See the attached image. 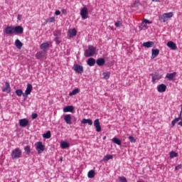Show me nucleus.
<instances>
[{"label": "nucleus", "instance_id": "obj_1", "mask_svg": "<svg viewBox=\"0 0 182 182\" xmlns=\"http://www.w3.org/2000/svg\"><path fill=\"white\" fill-rule=\"evenodd\" d=\"M173 16V14L172 12L164 13L162 15H159V20L161 23H166L167 21L169 20V18H171Z\"/></svg>", "mask_w": 182, "mask_h": 182}, {"label": "nucleus", "instance_id": "obj_2", "mask_svg": "<svg viewBox=\"0 0 182 182\" xmlns=\"http://www.w3.org/2000/svg\"><path fill=\"white\" fill-rule=\"evenodd\" d=\"M97 48L93 46H89L88 48L85 50L84 55L87 58L93 56L96 53Z\"/></svg>", "mask_w": 182, "mask_h": 182}, {"label": "nucleus", "instance_id": "obj_3", "mask_svg": "<svg viewBox=\"0 0 182 182\" xmlns=\"http://www.w3.org/2000/svg\"><path fill=\"white\" fill-rule=\"evenodd\" d=\"M21 156H22V151L20 149L16 148L13 151H11V159L13 160L18 159Z\"/></svg>", "mask_w": 182, "mask_h": 182}, {"label": "nucleus", "instance_id": "obj_4", "mask_svg": "<svg viewBox=\"0 0 182 182\" xmlns=\"http://www.w3.org/2000/svg\"><path fill=\"white\" fill-rule=\"evenodd\" d=\"M36 149L38 151V154H41L46 149V146L42 141H38L35 144Z\"/></svg>", "mask_w": 182, "mask_h": 182}, {"label": "nucleus", "instance_id": "obj_5", "mask_svg": "<svg viewBox=\"0 0 182 182\" xmlns=\"http://www.w3.org/2000/svg\"><path fill=\"white\" fill-rule=\"evenodd\" d=\"M4 32L10 36H12L15 33H14V26H8L6 27L4 29Z\"/></svg>", "mask_w": 182, "mask_h": 182}, {"label": "nucleus", "instance_id": "obj_6", "mask_svg": "<svg viewBox=\"0 0 182 182\" xmlns=\"http://www.w3.org/2000/svg\"><path fill=\"white\" fill-rule=\"evenodd\" d=\"M73 70L78 74H82L83 73V67L80 65H75L73 68Z\"/></svg>", "mask_w": 182, "mask_h": 182}, {"label": "nucleus", "instance_id": "obj_7", "mask_svg": "<svg viewBox=\"0 0 182 182\" xmlns=\"http://www.w3.org/2000/svg\"><path fill=\"white\" fill-rule=\"evenodd\" d=\"M80 15L82 16V18L83 20H85L87 18L88 15V10L87 7H83L81 10V13H80Z\"/></svg>", "mask_w": 182, "mask_h": 182}, {"label": "nucleus", "instance_id": "obj_8", "mask_svg": "<svg viewBox=\"0 0 182 182\" xmlns=\"http://www.w3.org/2000/svg\"><path fill=\"white\" fill-rule=\"evenodd\" d=\"M14 33L22 34L23 33V28L21 26H14Z\"/></svg>", "mask_w": 182, "mask_h": 182}, {"label": "nucleus", "instance_id": "obj_9", "mask_svg": "<svg viewBox=\"0 0 182 182\" xmlns=\"http://www.w3.org/2000/svg\"><path fill=\"white\" fill-rule=\"evenodd\" d=\"M181 116H182V105H181V112H180V114H179V117H177V118H175L172 122H171V125H172V127H174L176 124L181 120Z\"/></svg>", "mask_w": 182, "mask_h": 182}, {"label": "nucleus", "instance_id": "obj_10", "mask_svg": "<svg viewBox=\"0 0 182 182\" xmlns=\"http://www.w3.org/2000/svg\"><path fill=\"white\" fill-rule=\"evenodd\" d=\"M94 126L96 129V132H100L102 131V127L100 125V122L99 121L98 119H96L94 122Z\"/></svg>", "mask_w": 182, "mask_h": 182}, {"label": "nucleus", "instance_id": "obj_11", "mask_svg": "<svg viewBox=\"0 0 182 182\" xmlns=\"http://www.w3.org/2000/svg\"><path fill=\"white\" fill-rule=\"evenodd\" d=\"M152 82L156 83V80H159L162 78V76L159 73H155V74H151Z\"/></svg>", "mask_w": 182, "mask_h": 182}, {"label": "nucleus", "instance_id": "obj_12", "mask_svg": "<svg viewBox=\"0 0 182 182\" xmlns=\"http://www.w3.org/2000/svg\"><path fill=\"white\" fill-rule=\"evenodd\" d=\"M166 88H167V87L164 84L159 85L157 86V91L159 93H163V92H166Z\"/></svg>", "mask_w": 182, "mask_h": 182}, {"label": "nucleus", "instance_id": "obj_13", "mask_svg": "<svg viewBox=\"0 0 182 182\" xmlns=\"http://www.w3.org/2000/svg\"><path fill=\"white\" fill-rule=\"evenodd\" d=\"M29 124V121L27 119H21L19 120V125L21 127H26Z\"/></svg>", "mask_w": 182, "mask_h": 182}, {"label": "nucleus", "instance_id": "obj_14", "mask_svg": "<svg viewBox=\"0 0 182 182\" xmlns=\"http://www.w3.org/2000/svg\"><path fill=\"white\" fill-rule=\"evenodd\" d=\"M176 75V72H173L172 73H167L165 77L168 79L169 81H173L175 80Z\"/></svg>", "mask_w": 182, "mask_h": 182}, {"label": "nucleus", "instance_id": "obj_15", "mask_svg": "<svg viewBox=\"0 0 182 182\" xmlns=\"http://www.w3.org/2000/svg\"><path fill=\"white\" fill-rule=\"evenodd\" d=\"M142 46L144 48H153L154 46V41H147V42H144L142 44Z\"/></svg>", "mask_w": 182, "mask_h": 182}, {"label": "nucleus", "instance_id": "obj_16", "mask_svg": "<svg viewBox=\"0 0 182 182\" xmlns=\"http://www.w3.org/2000/svg\"><path fill=\"white\" fill-rule=\"evenodd\" d=\"M168 48H171L172 50H176L177 49L176 44L173 41H168L167 43Z\"/></svg>", "mask_w": 182, "mask_h": 182}, {"label": "nucleus", "instance_id": "obj_17", "mask_svg": "<svg viewBox=\"0 0 182 182\" xmlns=\"http://www.w3.org/2000/svg\"><path fill=\"white\" fill-rule=\"evenodd\" d=\"M33 90V85L31 84H27V87L26 90H25V95H29Z\"/></svg>", "mask_w": 182, "mask_h": 182}, {"label": "nucleus", "instance_id": "obj_18", "mask_svg": "<svg viewBox=\"0 0 182 182\" xmlns=\"http://www.w3.org/2000/svg\"><path fill=\"white\" fill-rule=\"evenodd\" d=\"M151 52H152V54H151L152 59L155 58L156 56H159L160 53V50L159 48L152 49Z\"/></svg>", "mask_w": 182, "mask_h": 182}, {"label": "nucleus", "instance_id": "obj_19", "mask_svg": "<svg viewBox=\"0 0 182 182\" xmlns=\"http://www.w3.org/2000/svg\"><path fill=\"white\" fill-rule=\"evenodd\" d=\"M6 88L2 90L3 92L11 93V85L8 82H5Z\"/></svg>", "mask_w": 182, "mask_h": 182}, {"label": "nucleus", "instance_id": "obj_20", "mask_svg": "<svg viewBox=\"0 0 182 182\" xmlns=\"http://www.w3.org/2000/svg\"><path fill=\"white\" fill-rule=\"evenodd\" d=\"M64 121L67 123V124H72V117L70 114H66L64 116Z\"/></svg>", "mask_w": 182, "mask_h": 182}, {"label": "nucleus", "instance_id": "obj_21", "mask_svg": "<svg viewBox=\"0 0 182 182\" xmlns=\"http://www.w3.org/2000/svg\"><path fill=\"white\" fill-rule=\"evenodd\" d=\"M68 33H69L70 38H73V37L76 36V35H77V31L75 28L69 30Z\"/></svg>", "mask_w": 182, "mask_h": 182}, {"label": "nucleus", "instance_id": "obj_22", "mask_svg": "<svg viewBox=\"0 0 182 182\" xmlns=\"http://www.w3.org/2000/svg\"><path fill=\"white\" fill-rule=\"evenodd\" d=\"M106 63V60L104 58H98L96 60V64L99 66H102Z\"/></svg>", "mask_w": 182, "mask_h": 182}, {"label": "nucleus", "instance_id": "obj_23", "mask_svg": "<svg viewBox=\"0 0 182 182\" xmlns=\"http://www.w3.org/2000/svg\"><path fill=\"white\" fill-rule=\"evenodd\" d=\"M44 56H46V52L40 51V52H38V53L36 54V59H38V60H39V59L43 58Z\"/></svg>", "mask_w": 182, "mask_h": 182}, {"label": "nucleus", "instance_id": "obj_24", "mask_svg": "<svg viewBox=\"0 0 182 182\" xmlns=\"http://www.w3.org/2000/svg\"><path fill=\"white\" fill-rule=\"evenodd\" d=\"M87 65H90V67L94 66L95 64L96 63V60L95 58H88L87 60Z\"/></svg>", "mask_w": 182, "mask_h": 182}, {"label": "nucleus", "instance_id": "obj_25", "mask_svg": "<svg viewBox=\"0 0 182 182\" xmlns=\"http://www.w3.org/2000/svg\"><path fill=\"white\" fill-rule=\"evenodd\" d=\"M82 124H88L89 125H92L93 122H92V120L90 119H85V118H84V119H82Z\"/></svg>", "mask_w": 182, "mask_h": 182}, {"label": "nucleus", "instance_id": "obj_26", "mask_svg": "<svg viewBox=\"0 0 182 182\" xmlns=\"http://www.w3.org/2000/svg\"><path fill=\"white\" fill-rule=\"evenodd\" d=\"M75 108L73 106H67L66 107L63 108V112H72Z\"/></svg>", "mask_w": 182, "mask_h": 182}, {"label": "nucleus", "instance_id": "obj_27", "mask_svg": "<svg viewBox=\"0 0 182 182\" xmlns=\"http://www.w3.org/2000/svg\"><path fill=\"white\" fill-rule=\"evenodd\" d=\"M15 46L17 48L21 49V48L23 47V43L20 41V40H16Z\"/></svg>", "mask_w": 182, "mask_h": 182}, {"label": "nucleus", "instance_id": "obj_28", "mask_svg": "<svg viewBox=\"0 0 182 182\" xmlns=\"http://www.w3.org/2000/svg\"><path fill=\"white\" fill-rule=\"evenodd\" d=\"M77 93H80V89L76 88L73 90L71 92H69V96H74L76 95Z\"/></svg>", "mask_w": 182, "mask_h": 182}, {"label": "nucleus", "instance_id": "obj_29", "mask_svg": "<svg viewBox=\"0 0 182 182\" xmlns=\"http://www.w3.org/2000/svg\"><path fill=\"white\" fill-rule=\"evenodd\" d=\"M113 159V155L112 154H107L104 158H103V161H108L111 159Z\"/></svg>", "mask_w": 182, "mask_h": 182}, {"label": "nucleus", "instance_id": "obj_30", "mask_svg": "<svg viewBox=\"0 0 182 182\" xmlns=\"http://www.w3.org/2000/svg\"><path fill=\"white\" fill-rule=\"evenodd\" d=\"M95 174H96V173H95V171L90 170V171L88 172V173H87V176H88L89 178L92 179V178H94Z\"/></svg>", "mask_w": 182, "mask_h": 182}, {"label": "nucleus", "instance_id": "obj_31", "mask_svg": "<svg viewBox=\"0 0 182 182\" xmlns=\"http://www.w3.org/2000/svg\"><path fill=\"white\" fill-rule=\"evenodd\" d=\"M49 48V43L48 42L43 43L41 45V50H46Z\"/></svg>", "mask_w": 182, "mask_h": 182}, {"label": "nucleus", "instance_id": "obj_32", "mask_svg": "<svg viewBox=\"0 0 182 182\" xmlns=\"http://www.w3.org/2000/svg\"><path fill=\"white\" fill-rule=\"evenodd\" d=\"M16 94L18 97H25V95L23 92L22 90H16Z\"/></svg>", "mask_w": 182, "mask_h": 182}, {"label": "nucleus", "instance_id": "obj_33", "mask_svg": "<svg viewBox=\"0 0 182 182\" xmlns=\"http://www.w3.org/2000/svg\"><path fill=\"white\" fill-rule=\"evenodd\" d=\"M112 141L116 144H118L119 146L122 145V140L117 139V138H114L112 139Z\"/></svg>", "mask_w": 182, "mask_h": 182}, {"label": "nucleus", "instance_id": "obj_34", "mask_svg": "<svg viewBox=\"0 0 182 182\" xmlns=\"http://www.w3.org/2000/svg\"><path fill=\"white\" fill-rule=\"evenodd\" d=\"M50 137H51L50 131H47V132L46 134H43V139H50Z\"/></svg>", "mask_w": 182, "mask_h": 182}, {"label": "nucleus", "instance_id": "obj_35", "mask_svg": "<svg viewBox=\"0 0 182 182\" xmlns=\"http://www.w3.org/2000/svg\"><path fill=\"white\" fill-rule=\"evenodd\" d=\"M62 149H65L68 147H70V144L69 143H67V142H62L61 144H60Z\"/></svg>", "mask_w": 182, "mask_h": 182}, {"label": "nucleus", "instance_id": "obj_36", "mask_svg": "<svg viewBox=\"0 0 182 182\" xmlns=\"http://www.w3.org/2000/svg\"><path fill=\"white\" fill-rule=\"evenodd\" d=\"M110 76V73L109 72H105L103 73V78L105 80H108Z\"/></svg>", "mask_w": 182, "mask_h": 182}, {"label": "nucleus", "instance_id": "obj_37", "mask_svg": "<svg viewBox=\"0 0 182 182\" xmlns=\"http://www.w3.org/2000/svg\"><path fill=\"white\" fill-rule=\"evenodd\" d=\"M178 156V154L173 151H172L171 153H169V157L171 159H174L175 157Z\"/></svg>", "mask_w": 182, "mask_h": 182}, {"label": "nucleus", "instance_id": "obj_38", "mask_svg": "<svg viewBox=\"0 0 182 182\" xmlns=\"http://www.w3.org/2000/svg\"><path fill=\"white\" fill-rule=\"evenodd\" d=\"M25 151H26L27 154H30L31 153V146L29 145H27L25 148H24Z\"/></svg>", "mask_w": 182, "mask_h": 182}, {"label": "nucleus", "instance_id": "obj_39", "mask_svg": "<svg viewBox=\"0 0 182 182\" xmlns=\"http://www.w3.org/2000/svg\"><path fill=\"white\" fill-rule=\"evenodd\" d=\"M128 139H129L131 143H136V139H135V138L132 135H130L128 137Z\"/></svg>", "mask_w": 182, "mask_h": 182}, {"label": "nucleus", "instance_id": "obj_40", "mask_svg": "<svg viewBox=\"0 0 182 182\" xmlns=\"http://www.w3.org/2000/svg\"><path fill=\"white\" fill-rule=\"evenodd\" d=\"M55 21V17H50L47 19L46 22L54 23Z\"/></svg>", "mask_w": 182, "mask_h": 182}, {"label": "nucleus", "instance_id": "obj_41", "mask_svg": "<svg viewBox=\"0 0 182 182\" xmlns=\"http://www.w3.org/2000/svg\"><path fill=\"white\" fill-rule=\"evenodd\" d=\"M119 180L120 182H128L127 179L124 176H119Z\"/></svg>", "mask_w": 182, "mask_h": 182}, {"label": "nucleus", "instance_id": "obj_42", "mask_svg": "<svg viewBox=\"0 0 182 182\" xmlns=\"http://www.w3.org/2000/svg\"><path fill=\"white\" fill-rule=\"evenodd\" d=\"M143 23H145V24H152L153 23V21H150L147 19H143V21H142Z\"/></svg>", "mask_w": 182, "mask_h": 182}, {"label": "nucleus", "instance_id": "obj_43", "mask_svg": "<svg viewBox=\"0 0 182 182\" xmlns=\"http://www.w3.org/2000/svg\"><path fill=\"white\" fill-rule=\"evenodd\" d=\"M114 25H115L116 27L119 28L122 26V21H117L114 23Z\"/></svg>", "mask_w": 182, "mask_h": 182}, {"label": "nucleus", "instance_id": "obj_44", "mask_svg": "<svg viewBox=\"0 0 182 182\" xmlns=\"http://www.w3.org/2000/svg\"><path fill=\"white\" fill-rule=\"evenodd\" d=\"M38 114L37 113H33L32 115H31V117H32V119L34 120L36 119V118H38Z\"/></svg>", "mask_w": 182, "mask_h": 182}, {"label": "nucleus", "instance_id": "obj_45", "mask_svg": "<svg viewBox=\"0 0 182 182\" xmlns=\"http://www.w3.org/2000/svg\"><path fill=\"white\" fill-rule=\"evenodd\" d=\"M181 168H182V165L181 164H179L176 167H175V170H176V171L181 170Z\"/></svg>", "mask_w": 182, "mask_h": 182}, {"label": "nucleus", "instance_id": "obj_46", "mask_svg": "<svg viewBox=\"0 0 182 182\" xmlns=\"http://www.w3.org/2000/svg\"><path fill=\"white\" fill-rule=\"evenodd\" d=\"M60 14H61V12H60V11H59V10H56V11H55V14L56 16H59V15H60Z\"/></svg>", "mask_w": 182, "mask_h": 182}, {"label": "nucleus", "instance_id": "obj_47", "mask_svg": "<svg viewBox=\"0 0 182 182\" xmlns=\"http://www.w3.org/2000/svg\"><path fill=\"white\" fill-rule=\"evenodd\" d=\"M61 11H62V14H67V10L65 9H63L61 10Z\"/></svg>", "mask_w": 182, "mask_h": 182}, {"label": "nucleus", "instance_id": "obj_48", "mask_svg": "<svg viewBox=\"0 0 182 182\" xmlns=\"http://www.w3.org/2000/svg\"><path fill=\"white\" fill-rule=\"evenodd\" d=\"M22 19V16L20 14L17 15V20L21 21Z\"/></svg>", "mask_w": 182, "mask_h": 182}, {"label": "nucleus", "instance_id": "obj_49", "mask_svg": "<svg viewBox=\"0 0 182 182\" xmlns=\"http://www.w3.org/2000/svg\"><path fill=\"white\" fill-rule=\"evenodd\" d=\"M146 23H141V26H142V28H146Z\"/></svg>", "mask_w": 182, "mask_h": 182}, {"label": "nucleus", "instance_id": "obj_50", "mask_svg": "<svg viewBox=\"0 0 182 182\" xmlns=\"http://www.w3.org/2000/svg\"><path fill=\"white\" fill-rule=\"evenodd\" d=\"M161 0H152V2H161Z\"/></svg>", "mask_w": 182, "mask_h": 182}, {"label": "nucleus", "instance_id": "obj_51", "mask_svg": "<svg viewBox=\"0 0 182 182\" xmlns=\"http://www.w3.org/2000/svg\"><path fill=\"white\" fill-rule=\"evenodd\" d=\"M178 124L180 125L181 127H182V122H179L178 123Z\"/></svg>", "mask_w": 182, "mask_h": 182}, {"label": "nucleus", "instance_id": "obj_52", "mask_svg": "<svg viewBox=\"0 0 182 182\" xmlns=\"http://www.w3.org/2000/svg\"><path fill=\"white\" fill-rule=\"evenodd\" d=\"M60 161H63V158H60Z\"/></svg>", "mask_w": 182, "mask_h": 182}, {"label": "nucleus", "instance_id": "obj_53", "mask_svg": "<svg viewBox=\"0 0 182 182\" xmlns=\"http://www.w3.org/2000/svg\"><path fill=\"white\" fill-rule=\"evenodd\" d=\"M103 139H106V136H104Z\"/></svg>", "mask_w": 182, "mask_h": 182}, {"label": "nucleus", "instance_id": "obj_54", "mask_svg": "<svg viewBox=\"0 0 182 182\" xmlns=\"http://www.w3.org/2000/svg\"><path fill=\"white\" fill-rule=\"evenodd\" d=\"M57 40H58V38H55V41H57Z\"/></svg>", "mask_w": 182, "mask_h": 182}, {"label": "nucleus", "instance_id": "obj_55", "mask_svg": "<svg viewBox=\"0 0 182 182\" xmlns=\"http://www.w3.org/2000/svg\"><path fill=\"white\" fill-rule=\"evenodd\" d=\"M137 182H144V181H137Z\"/></svg>", "mask_w": 182, "mask_h": 182}, {"label": "nucleus", "instance_id": "obj_56", "mask_svg": "<svg viewBox=\"0 0 182 182\" xmlns=\"http://www.w3.org/2000/svg\"><path fill=\"white\" fill-rule=\"evenodd\" d=\"M11 182H14V181H11Z\"/></svg>", "mask_w": 182, "mask_h": 182}]
</instances>
